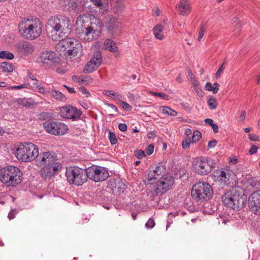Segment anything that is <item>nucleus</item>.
<instances>
[{
  "mask_svg": "<svg viewBox=\"0 0 260 260\" xmlns=\"http://www.w3.org/2000/svg\"><path fill=\"white\" fill-rule=\"evenodd\" d=\"M90 24L89 26L86 27L85 29L79 32V37L86 42H91L97 39L100 36L103 24L102 21L98 18L93 17L90 18Z\"/></svg>",
  "mask_w": 260,
  "mask_h": 260,
  "instance_id": "39448f33",
  "label": "nucleus"
},
{
  "mask_svg": "<svg viewBox=\"0 0 260 260\" xmlns=\"http://www.w3.org/2000/svg\"><path fill=\"white\" fill-rule=\"evenodd\" d=\"M174 182V178L171 176L161 177L155 185L156 194H162L171 189Z\"/></svg>",
  "mask_w": 260,
  "mask_h": 260,
  "instance_id": "f3484780",
  "label": "nucleus"
},
{
  "mask_svg": "<svg viewBox=\"0 0 260 260\" xmlns=\"http://www.w3.org/2000/svg\"><path fill=\"white\" fill-rule=\"evenodd\" d=\"M61 45L67 50L68 56L72 60L79 58L82 55V46L76 39L67 38L61 43Z\"/></svg>",
  "mask_w": 260,
  "mask_h": 260,
  "instance_id": "f8f14e48",
  "label": "nucleus"
},
{
  "mask_svg": "<svg viewBox=\"0 0 260 260\" xmlns=\"http://www.w3.org/2000/svg\"><path fill=\"white\" fill-rule=\"evenodd\" d=\"M51 117V114L48 112H42L39 115V119L41 120H47Z\"/></svg>",
  "mask_w": 260,
  "mask_h": 260,
  "instance_id": "f704fd0d",
  "label": "nucleus"
},
{
  "mask_svg": "<svg viewBox=\"0 0 260 260\" xmlns=\"http://www.w3.org/2000/svg\"><path fill=\"white\" fill-rule=\"evenodd\" d=\"M217 144V141L215 140H212L208 142V147L209 149L214 148Z\"/></svg>",
  "mask_w": 260,
  "mask_h": 260,
  "instance_id": "6e6d98bb",
  "label": "nucleus"
},
{
  "mask_svg": "<svg viewBox=\"0 0 260 260\" xmlns=\"http://www.w3.org/2000/svg\"><path fill=\"white\" fill-rule=\"evenodd\" d=\"M80 4L81 2L79 1L72 2L71 3L70 7L73 10H76L77 12H79L82 8Z\"/></svg>",
  "mask_w": 260,
  "mask_h": 260,
  "instance_id": "72a5a7b5",
  "label": "nucleus"
},
{
  "mask_svg": "<svg viewBox=\"0 0 260 260\" xmlns=\"http://www.w3.org/2000/svg\"><path fill=\"white\" fill-rule=\"evenodd\" d=\"M151 95L155 96H158L160 98L168 100L169 99V95L164 92H151Z\"/></svg>",
  "mask_w": 260,
  "mask_h": 260,
  "instance_id": "e433bc0d",
  "label": "nucleus"
},
{
  "mask_svg": "<svg viewBox=\"0 0 260 260\" xmlns=\"http://www.w3.org/2000/svg\"><path fill=\"white\" fill-rule=\"evenodd\" d=\"M202 138V134L199 131H196L194 132L192 136V142H196Z\"/></svg>",
  "mask_w": 260,
  "mask_h": 260,
  "instance_id": "58836bf2",
  "label": "nucleus"
},
{
  "mask_svg": "<svg viewBox=\"0 0 260 260\" xmlns=\"http://www.w3.org/2000/svg\"><path fill=\"white\" fill-rule=\"evenodd\" d=\"M66 176L68 181L72 184L80 186L87 180V169L74 166L67 168Z\"/></svg>",
  "mask_w": 260,
  "mask_h": 260,
  "instance_id": "0eeeda50",
  "label": "nucleus"
},
{
  "mask_svg": "<svg viewBox=\"0 0 260 260\" xmlns=\"http://www.w3.org/2000/svg\"><path fill=\"white\" fill-rule=\"evenodd\" d=\"M118 128L120 131L124 132L127 130V127L125 124L121 123L118 124Z\"/></svg>",
  "mask_w": 260,
  "mask_h": 260,
  "instance_id": "4d7b16f0",
  "label": "nucleus"
},
{
  "mask_svg": "<svg viewBox=\"0 0 260 260\" xmlns=\"http://www.w3.org/2000/svg\"><path fill=\"white\" fill-rule=\"evenodd\" d=\"M16 102L20 105L27 107L29 106L30 104L28 102L27 99L25 98H19L16 100Z\"/></svg>",
  "mask_w": 260,
  "mask_h": 260,
  "instance_id": "c9c22d12",
  "label": "nucleus"
},
{
  "mask_svg": "<svg viewBox=\"0 0 260 260\" xmlns=\"http://www.w3.org/2000/svg\"><path fill=\"white\" fill-rule=\"evenodd\" d=\"M0 58L7 59H12L14 58V55L11 52L7 51H2L0 52Z\"/></svg>",
  "mask_w": 260,
  "mask_h": 260,
  "instance_id": "c756f323",
  "label": "nucleus"
},
{
  "mask_svg": "<svg viewBox=\"0 0 260 260\" xmlns=\"http://www.w3.org/2000/svg\"><path fill=\"white\" fill-rule=\"evenodd\" d=\"M223 205L234 210L242 209L246 203V198L234 193L232 191L225 192L222 197Z\"/></svg>",
  "mask_w": 260,
  "mask_h": 260,
  "instance_id": "6e6552de",
  "label": "nucleus"
},
{
  "mask_svg": "<svg viewBox=\"0 0 260 260\" xmlns=\"http://www.w3.org/2000/svg\"><path fill=\"white\" fill-rule=\"evenodd\" d=\"M35 86L38 88V91L40 93L44 94V93H48L50 92L47 89L44 88V87L39 86L38 85V84Z\"/></svg>",
  "mask_w": 260,
  "mask_h": 260,
  "instance_id": "8fccbe9b",
  "label": "nucleus"
},
{
  "mask_svg": "<svg viewBox=\"0 0 260 260\" xmlns=\"http://www.w3.org/2000/svg\"><path fill=\"white\" fill-rule=\"evenodd\" d=\"M22 173L14 166H8L0 170V181L6 186H16L20 183Z\"/></svg>",
  "mask_w": 260,
  "mask_h": 260,
  "instance_id": "20e7f679",
  "label": "nucleus"
},
{
  "mask_svg": "<svg viewBox=\"0 0 260 260\" xmlns=\"http://www.w3.org/2000/svg\"><path fill=\"white\" fill-rule=\"evenodd\" d=\"M205 122L206 124H208L210 125H212V124H214L213 120L210 118H207L205 120Z\"/></svg>",
  "mask_w": 260,
  "mask_h": 260,
  "instance_id": "69168bd1",
  "label": "nucleus"
},
{
  "mask_svg": "<svg viewBox=\"0 0 260 260\" xmlns=\"http://www.w3.org/2000/svg\"><path fill=\"white\" fill-rule=\"evenodd\" d=\"M207 103H208V105L210 109L211 110H214L217 107V104L216 100L213 96L210 97L208 100Z\"/></svg>",
  "mask_w": 260,
  "mask_h": 260,
  "instance_id": "2f4dec72",
  "label": "nucleus"
},
{
  "mask_svg": "<svg viewBox=\"0 0 260 260\" xmlns=\"http://www.w3.org/2000/svg\"><path fill=\"white\" fill-rule=\"evenodd\" d=\"M46 30L50 33L53 41H59L68 37L71 32L72 25L68 17L62 15H56L48 19Z\"/></svg>",
  "mask_w": 260,
  "mask_h": 260,
  "instance_id": "f03ea898",
  "label": "nucleus"
},
{
  "mask_svg": "<svg viewBox=\"0 0 260 260\" xmlns=\"http://www.w3.org/2000/svg\"><path fill=\"white\" fill-rule=\"evenodd\" d=\"M153 33L155 37L159 40H162L165 38L164 26L161 24H158L154 26Z\"/></svg>",
  "mask_w": 260,
  "mask_h": 260,
  "instance_id": "393cba45",
  "label": "nucleus"
},
{
  "mask_svg": "<svg viewBox=\"0 0 260 260\" xmlns=\"http://www.w3.org/2000/svg\"><path fill=\"white\" fill-rule=\"evenodd\" d=\"M103 26H105L108 32L111 36H114L119 32L121 28V23L117 18L112 15L107 16L104 19Z\"/></svg>",
  "mask_w": 260,
  "mask_h": 260,
  "instance_id": "dca6fc26",
  "label": "nucleus"
},
{
  "mask_svg": "<svg viewBox=\"0 0 260 260\" xmlns=\"http://www.w3.org/2000/svg\"><path fill=\"white\" fill-rule=\"evenodd\" d=\"M246 117V112L245 111H242L240 115L239 118L241 121H244Z\"/></svg>",
  "mask_w": 260,
  "mask_h": 260,
  "instance_id": "052dcab7",
  "label": "nucleus"
},
{
  "mask_svg": "<svg viewBox=\"0 0 260 260\" xmlns=\"http://www.w3.org/2000/svg\"><path fill=\"white\" fill-rule=\"evenodd\" d=\"M213 194L211 185L207 182H198L195 184L191 190V196L196 201L208 200Z\"/></svg>",
  "mask_w": 260,
  "mask_h": 260,
  "instance_id": "9b49d317",
  "label": "nucleus"
},
{
  "mask_svg": "<svg viewBox=\"0 0 260 260\" xmlns=\"http://www.w3.org/2000/svg\"><path fill=\"white\" fill-rule=\"evenodd\" d=\"M38 62L46 69H54L58 66L61 59L57 54L51 50H47L42 51L39 54L38 58Z\"/></svg>",
  "mask_w": 260,
  "mask_h": 260,
  "instance_id": "1a4fd4ad",
  "label": "nucleus"
},
{
  "mask_svg": "<svg viewBox=\"0 0 260 260\" xmlns=\"http://www.w3.org/2000/svg\"><path fill=\"white\" fill-rule=\"evenodd\" d=\"M219 85L217 82H215L213 84V85H212V92L213 93L215 94L217 93L218 90H219Z\"/></svg>",
  "mask_w": 260,
  "mask_h": 260,
  "instance_id": "603ef678",
  "label": "nucleus"
},
{
  "mask_svg": "<svg viewBox=\"0 0 260 260\" xmlns=\"http://www.w3.org/2000/svg\"><path fill=\"white\" fill-rule=\"evenodd\" d=\"M17 212L16 210H12L8 214V217L9 218V219H13L15 215L17 214Z\"/></svg>",
  "mask_w": 260,
  "mask_h": 260,
  "instance_id": "5fc2aeb1",
  "label": "nucleus"
},
{
  "mask_svg": "<svg viewBox=\"0 0 260 260\" xmlns=\"http://www.w3.org/2000/svg\"><path fill=\"white\" fill-rule=\"evenodd\" d=\"M160 110L162 113L171 116H176L177 112L167 106H161Z\"/></svg>",
  "mask_w": 260,
  "mask_h": 260,
  "instance_id": "c85d7f7f",
  "label": "nucleus"
},
{
  "mask_svg": "<svg viewBox=\"0 0 260 260\" xmlns=\"http://www.w3.org/2000/svg\"><path fill=\"white\" fill-rule=\"evenodd\" d=\"M43 127L48 133L55 136L63 135L68 130L67 125L58 121H46L43 123Z\"/></svg>",
  "mask_w": 260,
  "mask_h": 260,
  "instance_id": "4468645a",
  "label": "nucleus"
},
{
  "mask_svg": "<svg viewBox=\"0 0 260 260\" xmlns=\"http://www.w3.org/2000/svg\"><path fill=\"white\" fill-rule=\"evenodd\" d=\"M106 49L110 51L115 53L117 51V47L113 41L111 39H107L105 40L104 44Z\"/></svg>",
  "mask_w": 260,
  "mask_h": 260,
  "instance_id": "a878e982",
  "label": "nucleus"
},
{
  "mask_svg": "<svg viewBox=\"0 0 260 260\" xmlns=\"http://www.w3.org/2000/svg\"><path fill=\"white\" fill-rule=\"evenodd\" d=\"M191 143L190 140L189 139H183L182 142V145L183 149H187L189 147L190 144Z\"/></svg>",
  "mask_w": 260,
  "mask_h": 260,
  "instance_id": "c03bdc74",
  "label": "nucleus"
},
{
  "mask_svg": "<svg viewBox=\"0 0 260 260\" xmlns=\"http://www.w3.org/2000/svg\"><path fill=\"white\" fill-rule=\"evenodd\" d=\"M73 79L74 81L78 82H81L83 84L84 83H90L92 82V78L87 75H82L80 76H75L73 77Z\"/></svg>",
  "mask_w": 260,
  "mask_h": 260,
  "instance_id": "bb28decb",
  "label": "nucleus"
},
{
  "mask_svg": "<svg viewBox=\"0 0 260 260\" xmlns=\"http://www.w3.org/2000/svg\"><path fill=\"white\" fill-rule=\"evenodd\" d=\"M87 178L95 182L103 181L109 176L106 168L96 165L87 168Z\"/></svg>",
  "mask_w": 260,
  "mask_h": 260,
  "instance_id": "ddd939ff",
  "label": "nucleus"
},
{
  "mask_svg": "<svg viewBox=\"0 0 260 260\" xmlns=\"http://www.w3.org/2000/svg\"><path fill=\"white\" fill-rule=\"evenodd\" d=\"M258 149V147H256L255 145H252L249 150V153L250 154H254L257 152Z\"/></svg>",
  "mask_w": 260,
  "mask_h": 260,
  "instance_id": "3c124183",
  "label": "nucleus"
},
{
  "mask_svg": "<svg viewBox=\"0 0 260 260\" xmlns=\"http://www.w3.org/2000/svg\"><path fill=\"white\" fill-rule=\"evenodd\" d=\"M154 147L153 145H152V144L149 145L146 148V150L145 151L146 153L148 155H150L151 154H152L154 151Z\"/></svg>",
  "mask_w": 260,
  "mask_h": 260,
  "instance_id": "a18cd8bd",
  "label": "nucleus"
},
{
  "mask_svg": "<svg viewBox=\"0 0 260 260\" xmlns=\"http://www.w3.org/2000/svg\"><path fill=\"white\" fill-rule=\"evenodd\" d=\"M105 95H106L108 96H111L112 95H114L115 94V92H113L111 90H106L103 92Z\"/></svg>",
  "mask_w": 260,
  "mask_h": 260,
  "instance_id": "13d9d810",
  "label": "nucleus"
},
{
  "mask_svg": "<svg viewBox=\"0 0 260 260\" xmlns=\"http://www.w3.org/2000/svg\"><path fill=\"white\" fill-rule=\"evenodd\" d=\"M79 91L82 94H85L86 97H88L90 95V93H89V91L84 87H80L79 88Z\"/></svg>",
  "mask_w": 260,
  "mask_h": 260,
  "instance_id": "09e8293b",
  "label": "nucleus"
},
{
  "mask_svg": "<svg viewBox=\"0 0 260 260\" xmlns=\"http://www.w3.org/2000/svg\"><path fill=\"white\" fill-rule=\"evenodd\" d=\"M179 15L186 16L189 14L191 10L189 0H180L176 6Z\"/></svg>",
  "mask_w": 260,
  "mask_h": 260,
  "instance_id": "4be33fe9",
  "label": "nucleus"
},
{
  "mask_svg": "<svg viewBox=\"0 0 260 260\" xmlns=\"http://www.w3.org/2000/svg\"><path fill=\"white\" fill-rule=\"evenodd\" d=\"M0 69L4 73H10L13 70V65L8 62H3L0 63Z\"/></svg>",
  "mask_w": 260,
  "mask_h": 260,
  "instance_id": "cd10ccee",
  "label": "nucleus"
},
{
  "mask_svg": "<svg viewBox=\"0 0 260 260\" xmlns=\"http://www.w3.org/2000/svg\"><path fill=\"white\" fill-rule=\"evenodd\" d=\"M206 30V27L205 25L202 24L201 26V27H200V30L199 32V35H198V41H199V42L201 41V40H202V39L203 38V37L204 35V33H205Z\"/></svg>",
  "mask_w": 260,
  "mask_h": 260,
  "instance_id": "4c0bfd02",
  "label": "nucleus"
},
{
  "mask_svg": "<svg viewBox=\"0 0 260 260\" xmlns=\"http://www.w3.org/2000/svg\"><path fill=\"white\" fill-rule=\"evenodd\" d=\"M84 2L86 3L92 2L95 6L99 8L103 6L102 0H84Z\"/></svg>",
  "mask_w": 260,
  "mask_h": 260,
  "instance_id": "a19ab883",
  "label": "nucleus"
},
{
  "mask_svg": "<svg viewBox=\"0 0 260 260\" xmlns=\"http://www.w3.org/2000/svg\"><path fill=\"white\" fill-rule=\"evenodd\" d=\"M249 139L251 141H259L260 138L258 136L255 134H249Z\"/></svg>",
  "mask_w": 260,
  "mask_h": 260,
  "instance_id": "49530a36",
  "label": "nucleus"
},
{
  "mask_svg": "<svg viewBox=\"0 0 260 260\" xmlns=\"http://www.w3.org/2000/svg\"><path fill=\"white\" fill-rule=\"evenodd\" d=\"M215 160L210 157H200L193 161L192 167L197 174L206 175L212 171L215 168Z\"/></svg>",
  "mask_w": 260,
  "mask_h": 260,
  "instance_id": "9d476101",
  "label": "nucleus"
},
{
  "mask_svg": "<svg viewBox=\"0 0 260 260\" xmlns=\"http://www.w3.org/2000/svg\"><path fill=\"white\" fill-rule=\"evenodd\" d=\"M90 21H89L88 18L85 15H80L76 20L77 29L76 32L79 35V32L85 29L86 27L89 26Z\"/></svg>",
  "mask_w": 260,
  "mask_h": 260,
  "instance_id": "5701e85b",
  "label": "nucleus"
},
{
  "mask_svg": "<svg viewBox=\"0 0 260 260\" xmlns=\"http://www.w3.org/2000/svg\"><path fill=\"white\" fill-rule=\"evenodd\" d=\"M155 225V222L152 218H150L145 224V227L147 229H151Z\"/></svg>",
  "mask_w": 260,
  "mask_h": 260,
  "instance_id": "ea45409f",
  "label": "nucleus"
},
{
  "mask_svg": "<svg viewBox=\"0 0 260 260\" xmlns=\"http://www.w3.org/2000/svg\"><path fill=\"white\" fill-rule=\"evenodd\" d=\"M165 169L162 165L152 166L148 174L147 182L151 184L154 180L157 179L165 172Z\"/></svg>",
  "mask_w": 260,
  "mask_h": 260,
  "instance_id": "aec40b11",
  "label": "nucleus"
},
{
  "mask_svg": "<svg viewBox=\"0 0 260 260\" xmlns=\"http://www.w3.org/2000/svg\"><path fill=\"white\" fill-rule=\"evenodd\" d=\"M16 47L19 53L24 56L32 54L35 50L34 45L25 41L17 43Z\"/></svg>",
  "mask_w": 260,
  "mask_h": 260,
  "instance_id": "412c9836",
  "label": "nucleus"
},
{
  "mask_svg": "<svg viewBox=\"0 0 260 260\" xmlns=\"http://www.w3.org/2000/svg\"><path fill=\"white\" fill-rule=\"evenodd\" d=\"M135 155L138 159H142L145 156V152L142 150H138L135 151Z\"/></svg>",
  "mask_w": 260,
  "mask_h": 260,
  "instance_id": "79ce46f5",
  "label": "nucleus"
},
{
  "mask_svg": "<svg viewBox=\"0 0 260 260\" xmlns=\"http://www.w3.org/2000/svg\"><path fill=\"white\" fill-rule=\"evenodd\" d=\"M38 153V148L36 145L31 143H24L18 146L15 154L19 160L29 162L36 160Z\"/></svg>",
  "mask_w": 260,
  "mask_h": 260,
  "instance_id": "423d86ee",
  "label": "nucleus"
},
{
  "mask_svg": "<svg viewBox=\"0 0 260 260\" xmlns=\"http://www.w3.org/2000/svg\"><path fill=\"white\" fill-rule=\"evenodd\" d=\"M159 10L158 8L154 9L153 10V15L154 16H158L159 15Z\"/></svg>",
  "mask_w": 260,
  "mask_h": 260,
  "instance_id": "0e129e2a",
  "label": "nucleus"
},
{
  "mask_svg": "<svg viewBox=\"0 0 260 260\" xmlns=\"http://www.w3.org/2000/svg\"><path fill=\"white\" fill-rule=\"evenodd\" d=\"M214 175L215 177H217L221 182H223L224 184H228L230 179V173L228 171H224L223 170H216L214 172Z\"/></svg>",
  "mask_w": 260,
  "mask_h": 260,
  "instance_id": "b1692460",
  "label": "nucleus"
},
{
  "mask_svg": "<svg viewBox=\"0 0 260 260\" xmlns=\"http://www.w3.org/2000/svg\"><path fill=\"white\" fill-rule=\"evenodd\" d=\"M26 87V85L25 84H22L18 85V86H13L12 88L13 89H20L24 88Z\"/></svg>",
  "mask_w": 260,
  "mask_h": 260,
  "instance_id": "bf43d9fd",
  "label": "nucleus"
},
{
  "mask_svg": "<svg viewBox=\"0 0 260 260\" xmlns=\"http://www.w3.org/2000/svg\"><path fill=\"white\" fill-rule=\"evenodd\" d=\"M205 88L208 91H212V84L210 82H207L205 85Z\"/></svg>",
  "mask_w": 260,
  "mask_h": 260,
  "instance_id": "680f3d73",
  "label": "nucleus"
},
{
  "mask_svg": "<svg viewBox=\"0 0 260 260\" xmlns=\"http://www.w3.org/2000/svg\"><path fill=\"white\" fill-rule=\"evenodd\" d=\"M211 127H212V128L213 129V132L215 133H218V125L214 123V124H212Z\"/></svg>",
  "mask_w": 260,
  "mask_h": 260,
  "instance_id": "e2e57ef3",
  "label": "nucleus"
},
{
  "mask_svg": "<svg viewBox=\"0 0 260 260\" xmlns=\"http://www.w3.org/2000/svg\"><path fill=\"white\" fill-rule=\"evenodd\" d=\"M108 139L112 145H115L118 142L115 134L111 131L108 132Z\"/></svg>",
  "mask_w": 260,
  "mask_h": 260,
  "instance_id": "473e14b6",
  "label": "nucleus"
},
{
  "mask_svg": "<svg viewBox=\"0 0 260 260\" xmlns=\"http://www.w3.org/2000/svg\"><path fill=\"white\" fill-rule=\"evenodd\" d=\"M19 32L25 39L34 40L42 32V24L39 19L29 16L24 18L19 24Z\"/></svg>",
  "mask_w": 260,
  "mask_h": 260,
  "instance_id": "7ed1b4c3",
  "label": "nucleus"
},
{
  "mask_svg": "<svg viewBox=\"0 0 260 260\" xmlns=\"http://www.w3.org/2000/svg\"><path fill=\"white\" fill-rule=\"evenodd\" d=\"M36 162L38 166L42 167L40 174L45 180L51 179L62 168L57 155L53 152L38 153Z\"/></svg>",
  "mask_w": 260,
  "mask_h": 260,
  "instance_id": "f257e3e1",
  "label": "nucleus"
},
{
  "mask_svg": "<svg viewBox=\"0 0 260 260\" xmlns=\"http://www.w3.org/2000/svg\"><path fill=\"white\" fill-rule=\"evenodd\" d=\"M67 89H68V91L71 93H75V90L74 89V88L73 87H67L66 86H64Z\"/></svg>",
  "mask_w": 260,
  "mask_h": 260,
  "instance_id": "338daca9",
  "label": "nucleus"
},
{
  "mask_svg": "<svg viewBox=\"0 0 260 260\" xmlns=\"http://www.w3.org/2000/svg\"><path fill=\"white\" fill-rule=\"evenodd\" d=\"M121 105L122 108L125 110H126L128 111H131L132 110V106L125 102H123V101L121 102Z\"/></svg>",
  "mask_w": 260,
  "mask_h": 260,
  "instance_id": "37998d69",
  "label": "nucleus"
},
{
  "mask_svg": "<svg viewBox=\"0 0 260 260\" xmlns=\"http://www.w3.org/2000/svg\"><path fill=\"white\" fill-rule=\"evenodd\" d=\"M28 77L32 81L33 83H32V85H37L38 84V80H37L36 78L35 77V75H33L32 73H29L28 74Z\"/></svg>",
  "mask_w": 260,
  "mask_h": 260,
  "instance_id": "de8ad7c7",
  "label": "nucleus"
},
{
  "mask_svg": "<svg viewBox=\"0 0 260 260\" xmlns=\"http://www.w3.org/2000/svg\"><path fill=\"white\" fill-rule=\"evenodd\" d=\"M82 111L76 107L70 105H65L59 108L60 116L63 118L76 121L80 118Z\"/></svg>",
  "mask_w": 260,
  "mask_h": 260,
  "instance_id": "2eb2a0df",
  "label": "nucleus"
},
{
  "mask_svg": "<svg viewBox=\"0 0 260 260\" xmlns=\"http://www.w3.org/2000/svg\"><path fill=\"white\" fill-rule=\"evenodd\" d=\"M154 136V134L153 132H149L147 135V137L149 139H151Z\"/></svg>",
  "mask_w": 260,
  "mask_h": 260,
  "instance_id": "774afa93",
  "label": "nucleus"
},
{
  "mask_svg": "<svg viewBox=\"0 0 260 260\" xmlns=\"http://www.w3.org/2000/svg\"><path fill=\"white\" fill-rule=\"evenodd\" d=\"M102 61L101 53L100 51L96 52L85 65L84 68V72L87 73H90L93 72L101 65Z\"/></svg>",
  "mask_w": 260,
  "mask_h": 260,
  "instance_id": "6ab92c4d",
  "label": "nucleus"
},
{
  "mask_svg": "<svg viewBox=\"0 0 260 260\" xmlns=\"http://www.w3.org/2000/svg\"><path fill=\"white\" fill-rule=\"evenodd\" d=\"M248 204L252 212L255 214L260 215V190L254 191L250 194Z\"/></svg>",
  "mask_w": 260,
  "mask_h": 260,
  "instance_id": "a211bd4d",
  "label": "nucleus"
},
{
  "mask_svg": "<svg viewBox=\"0 0 260 260\" xmlns=\"http://www.w3.org/2000/svg\"><path fill=\"white\" fill-rule=\"evenodd\" d=\"M51 95L56 99L59 100H64L65 96L60 91L56 90H53L51 91Z\"/></svg>",
  "mask_w": 260,
  "mask_h": 260,
  "instance_id": "7c9ffc66",
  "label": "nucleus"
},
{
  "mask_svg": "<svg viewBox=\"0 0 260 260\" xmlns=\"http://www.w3.org/2000/svg\"><path fill=\"white\" fill-rule=\"evenodd\" d=\"M223 66H224V63H223L221 66H220V67H219L218 68V69L217 70L216 73V74H215V76H216V78H218L219 77V76H220L221 74L222 73L223 70V69H224V67H223Z\"/></svg>",
  "mask_w": 260,
  "mask_h": 260,
  "instance_id": "864d4df0",
  "label": "nucleus"
}]
</instances>
